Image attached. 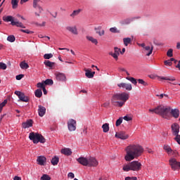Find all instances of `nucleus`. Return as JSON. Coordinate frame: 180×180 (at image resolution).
I'll return each instance as SVG.
<instances>
[{
    "label": "nucleus",
    "instance_id": "1",
    "mask_svg": "<svg viewBox=\"0 0 180 180\" xmlns=\"http://www.w3.org/2000/svg\"><path fill=\"white\" fill-rule=\"evenodd\" d=\"M126 153L127 155L124 157V159L127 162H130L131 160H134L135 158H137L143 153V148L140 145H129L128 146L126 149Z\"/></svg>",
    "mask_w": 180,
    "mask_h": 180
},
{
    "label": "nucleus",
    "instance_id": "2",
    "mask_svg": "<svg viewBox=\"0 0 180 180\" xmlns=\"http://www.w3.org/2000/svg\"><path fill=\"white\" fill-rule=\"evenodd\" d=\"M129 94L126 92L116 94L112 96L111 99L112 104L115 106L122 108L126 101L129 99Z\"/></svg>",
    "mask_w": 180,
    "mask_h": 180
},
{
    "label": "nucleus",
    "instance_id": "3",
    "mask_svg": "<svg viewBox=\"0 0 180 180\" xmlns=\"http://www.w3.org/2000/svg\"><path fill=\"white\" fill-rule=\"evenodd\" d=\"M171 110V107H165V105H158L156 108L150 109V113H155L156 115H160L162 118L167 119L169 114Z\"/></svg>",
    "mask_w": 180,
    "mask_h": 180
},
{
    "label": "nucleus",
    "instance_id": "4",
    "mask_svg": "<svg viewBox=\"0 0 180 180\" xmlns=\"http://www.w3.org/2000/svg\"><path fill=\"white\" fill-rule=\"evenodd\" d=\"M141 163L139 161L134 160L129 164L124 165L122 167L124 172L134 171L138 172L141 169Z\"/></svg>",
    "mask_w": 180,
    "mask_h": 180
},
{
    "label": "nucleus",
    "instance_id": "5",
    "mask_svg": "<svg viewBox=\"0 0 180 180\" xmlns=\"http://www.w3.org/2000/svg\"><path fill=\"white\" fill-rule=\"evenodd\" d=\"M29 138L31 139L34 144H37V143H46V139L41 134L38 133H30Z\"/></svg>",
    "mask_w": 180,
    "mask_h": 180
},
{
    "label": "nucleus",
    "instance_id": "6",
    "mask_svg": "<svg viewBox=\"0 0 180 180\" xmlns=\"http://www.w3.org/2000/svg\"><path fill=\"white\" fill-rule=\"evenodd\" d=\"M169 165L173 171H176L180 169V162L178 161L175 158H169Z\"/></svg>",
    "mask_w": 180,
    "mask_h": 180
},
{
    "label": "nucleus",
    "instance_id": "7",
    "mask_svg": "<svg viewBox=\"0 0 180 180\" xmlns=\"http://www.w3.org/2000/svg\"><path fill=\"white\" fill-rule=\"evenodd\" d=\"M172 133L174 136L179 135L180 131V125L177 123H174L171 125Z\"/></svg>",
    "mask_w": 180,
    "mask_h": 180
},
{
    "label": "nucleus",
    "instance_id": "8",
    "mask_svg": "<svg viewBox=\"0 0 180 180\" xmlns=\"http://www.w3.org/2000/svg\"><path fill=\"white\" fill-rule=\"evenodd\" d=\"M169 114H171L174 118L177 119L179 117V115H180V110H179V108H172V109L170 108V111L168 114V117L169 116Z\"/></svg>",
    "mask_w": 180,
    "mask_h": 180
},
{
    "label": "nucleus",
    "instance_id": "9",
    "mask_svg": "<svg viewBox=\"0 0 180 180\" xmlns=\"http://www.w3.org/2000/svg\"><path fill=\"white\" fill-rule=\"evenodd\" d=\"M134 19H140V17H134V18H125V19L122 20L121 21H120V24L121 25H128L131 22H133L134 20Z\"/></svg>",
    "mask_w": 180,
    "mask_h": 180
},
{
    "label": "nucleus",
    "instance_id": "10",
    "mask_svg": "<svg viewBox=\"0 0 180 180\" xmlns=\"http://www.w3.org/2000/svg\"><path fill=\"white\" fill-rule=\"evenodd\" d=\"M88 166L91 167H96L98 165V160L94 158V157H90L89 159H88Z\"/></svg>",
    "mask_w": 180,
    "mask_h": 180
},
{
    "label": "nucleus",
    "instance_id": "11",
    "mask_svg": "<svg viewBox=\"0 0 180 180\" xmlns=\"http://www.w3.org/2000/svg\"><path fill=\"white\" fill-rule=\"evenodd\" d=\"M77 122L75 120L71 119L68 122V127L70 131H73L76 129Z\"/></svg>",
    "mask_w": 180,
    "mask_h": 180
},
{
    "label": "nucleus",
    "instance_id": "12",
    "mask_svg": "<svg viewBox=\"0 0 180 180\" xmlns=\"http://www.w3.org/2000/svg\"><path fill=\"white\" fill-rule=\"evenodd\" d=\"M115 137L120 139V140H127L129 138V135L124 131H120L115 134Z\"/></svg>",
    "mask_w": 180,
    "mask_h": 180
},
{
    "label": "nucleus",
    "instance_id": "13",
    "mask_svg": "<svg viewBox=\"0 0 180 180\" xmlns=\"http://www.w3.org/2000/svg\"><path fill=\"white\" fill-rule=\"evenodd\" d=\"M117 86L119 88H122L124 89H126L128 91H131V89H132V86L130 83H128V84H127V83H120V84H117Z\"/></svg>",
    "mask_w": 180,
    "mask_h": 180
},
{
    "label": "nucleus",
    "instance_id": "14",
    "mask_svg": "<svg viewBox=\"0 0 180 180\" xmlns=\"http://www.w3.org/2000/svg\"><path fill=\"white\" fill-rule=\"evenodd\" d=\"M46 160H47L46 158L43 155L38 156L37 158V162L38 165L41 166H44L45 164L46 163Z\"/></svg>",
    "mask_w": 180,
    "mask_h": 180
},
{
    "label": "nucleus",
    "instance_id": "15",
    "mask_svg": "<svg viewBox=\"0 0 180 180\" xmlns=\"http://www.w3.org/2000/svg\"><path fill=\"white\" fill-rule=\"evenodd\" d=\"M77 161L83 166H88L89 164V159L84 157H79L77 159Z\"/></svg>",
    "mask_w": 180,
    "mask_h": 180
},
{
    "label": "nucleus",
    "instance_id": "16",
    "mask_svg": "<svg viewBox=\"0 0 180 180\" xmlns=\"http://www.w3.org/2000/svg\"><path fill=\"white\" fill-rule=\"evenodd\" d=\"M115 53H113L112 52H110L109 55L112 56L116 60H118V57L120 55V48H114Z\"/></svg>",
    "mask_w": 180,
    "mask_h": 180
},
{
    "label": "nucleus",
    "instance_id": "17",
    "mask_svg": "<svg viewBox=\"0 0 180 180\" xmlns=\"http://www.w3.org/2000/svg\"><path fill=\"white\" fill-rule=\"evenodd\" d=\"M66 30L75 35L78 34V31L76 26H67Z\"/></svg>",
    "mask_w": 180,
    "mask_h": 180
},
{
    "label": "nucleus",
    "instance_id": "18",
    "mask_svg": "<svg viewBox=\"0 0 180 180\" xmlns=\"http://www.w3.org/2000/svg\"><path fill=\"white\" fill-rule=\"evenodd\" d=\"M46 112V108L45 107H43L42 105H38V114L39 116L42 117L45 115Z\"/></svg>",
    "mask_w": 180,
    "mask_h": 180
},
{
    "label": "nucleus",
    "instance_id": "19",
    "mask_svg": "<svg viewBox=\"0 0 180 180\" xmlns=\"http://www.w3.org/2000/svg\"><path fill=\"white\" fill-rule=\"evenodd\" d=\"M39 1H33L32 7L38 11L39 13H41L43 11L42 7L39 4Z\"/></svg>",
    "mask_w": 180,
    "mask_h": 180
},
{
    "label": "nucleus",
    "instance_id": "20",
    "mask_svg": "<svg viewBox=\"0 0 180 180\" xmlns=\"http://www.w3.org/2000/svg\"><path fill=\"white\" fill-rule=\"evenodd\" d=\"M56 78L57 81H66V77L64 73L58 72L56 73Z\"/></svg>",
    "mask_w": 180,
    "mask_h": 180
},
{
    "label": "nucleus",
    "instance_id": "21",
    "mask_svg": "<svg viewBox=\"0 0 180 180\" xmlns=\"http://www.w3.org/2000/svg\"><path fill=\"white\" fill-rule=\"evenodd\" d=\"M22 126L24 129L31 127L33 126V121L32 120H28L26 122H23Z\"/></svg>",
    "mask_w": 180,
    "mask_h": 180
},
{
    "label": "nucleus",
    "instance_id": "22",
    "mask_svg": "<svg viewBox=\"0 0 180 180\" xmlns=\"http://www.w3.org/2000/svg\"><path fill=\"white\" fill-rule=\"evenodd\" d=\"M11 25L12 26H16L17 27H20V28H23V29L25 28V26H24V25L21 22H19V21H17V20L12 21Z\"/></svg>",
    "mask_w": 180,
    "mask_h": 180
},
{
    "label": "nucleus",
    "instance_id": "23",
    "mask_svg": "<svg viewBox=\"0 0 180 180\" xmlns=\"http://www.w3.org/2000/svg\"><path fill=\"white\" fill-rule=\"evenodd\" d=\"M163 150L167 153L168 155H171L173 152L172 148L169 145H164Z\"/></svg>",
    "mask_w": 180,
    "mask_h": 180
},
{
    "label": "nucleus",
    "instance_id": "24",
    "mask_svg": "<svg viewBox=\"0 0 180 180\" xmlns=\"http://www.w3.org/2000/svg\"><path fill=\"white\" fill-rule=\"evenodd\" d=\"M60 152L66 156H70L72 155V151L70 148H63Z\"/></svg>",
    "mask_w": 180,
    "mask_h": 180
},
{
    "label": "nucleus",
    "instance_id": "25",
    "mask_svg": "<svg viewBox=\"0 0 180 180\" xmlns=\"http://www.w3.org/2000/svg\"><path fill=\"white\" fill-rule=\"evenodd\" d=\"M101 29H102L101 27H98L95 28L96 34H98L100 37L105 35V30H101Z\"/></svg>",
    "mask_w": 180,
    "mask_h": 180
},
{
    "label": "nucleus",
    "instance_id": "26",
    "mask_svg": "<svg viewBox=\"0 0 180 180\" xmlns=\"http://www.w3.org/2000/svg\"><path fill=\"white\" fill-rule=\"evenodd\" d=\"M44 64L46 67H49L50 69H53V67H54L55 65H56V63L51 62L50 60H45V61L44 62Z\"/></svg>",
    "mask_w": 180,
    "mask_h": 180
},
{
    "label": "nucleus",
    "instance_id": "27",
    "mask_svg": "<svg viewBox=\"0 0 180 180\" xmlns=\"http://www.w3.org/2000/svg\"><path fill=\"white\" fill-rule=\"evenodd\" d=\"M86 77H87V78H94V75H95V72H91V70H86Z\"/></svg>",
    "mask_w": 180,
    "mask_h": 180
},
{
    "label": "nucleus",
    "instance_id": "28",
    "mask_svg": "<svg viewBox=\"0 0 180 180\" xmlns=\"http://www.w3.org/2000/svg\"><path fill=\"white\" fill-rule=\"evenodd\" d=\"M3 20L6 22H11V23H12V22H14L13 18L11 15L4 16Z\"/></svg>",
    "mask_w": 180,
    "mask_h": 180
},
{
    "label": "nucleus",
    "instance_id": "29",
    "mask_svg": "<svg viewBox=\"0 0 180 180\" xmlns=\"http://www.w3.org/2000/svg\"><path fill=\"white\" fill-rule=\"evenodd\" d=\"M80 12L81 9L75 10L70 15V16L72 19H75V16H78Z\"/></svg>",
    "mask_w": 180,
    "mask_h": 180
},
{
    "label": "nucleus",
    "instance_id": "30",
    "mask_svg": "<svg viewBox=\"0 0 180 180\" xmlns=\"http://www.w3.org/2000/svg\"><path fill=\"white\" fill-rule=\"evenodd\" d=\"M19 99H20V101L25 102V103H27L29 101V98L27 96H26L24 93H22L21 94Z\"/></svg>",
    "mask_w": 180,
    "mask_h": 180
},
{
    "label": "nucleus",
    "instance_id": "31",
    "mask_svg": "<svg viewBox=\"0 0 180 180\" xmlns=\"http://www.w3.org/2000/svg\"><path fill=\"white\" fill-rule=\"evenodd\" d=\"M145 50L148 52L146 56H150L153 53V46H145Z\"/></svg>",
    "mask_w": 180,
    "mask_h": 180
},
{
    "label": "nucleus",
    "instance_id": "32",
    "mask_svg": "<svg viewBox=\"0 0 180 180\" xmlns=\"http://www.w3.org/2000/svg\"><path fill=\"white\" fill-rule=\"evenodd\" d=\"M158 79H165V81H176L175 77H158Z\"/></svg>",
    "mask_w": 180,
    "mask_h": 180
},
{
    "label": "nucleus",
    "instance_id": "33",
    "mask_svg": "<svg viewBox=\"0 0 180 180\" xmlns=\"http://www.w3.org/2000/svg\"><path fill=\"white\" fill-rule=\"evenodd\" d=\"M86 39L95 45L98 44V40L91 36H86Z\"/></svg>",
    "mask_w": 180,
    "mask_h": 180
},
{
    "label": "nucleus",
    "instance_id": "34",
    "mask_svg": "<svg viewBox=\"0 0 180 180\" xmlns=\"http://www.w3.org/2000/svg\"><path fill=\"white\" fill-rule=\"evenodd\" d=\"M43 95L42 91L41 89H37L34 91V96L38 98H40Z\"/></svg>",
    "mask_w": 180,
    "mask_h": 180
},
{
    "label": "nucleus",
    "instance_id": "35",
    "mask_svg": "<svg viewBox=\"0 0 180 180\" xmlns=\"http://www.w3.org/2000/svg\"><path fill=\"white\" fill-rule=\"evenodd\" d=\"M102 129H103V131L105 132V133L109 131V130H110L109 124L105 123V124H103L102 125Z\"/></svg>",
    "mask_w": 180,
    "mask_h": 180
},
{
    "label": "nucleus",
    "instance_id": "36",
    "mask_svg": "<svg viewBox=\"0 0 180 180\" xmlns=\"http://www.w3.org/2000/svg\"><path fill=\"white\" fill-rule=\"evenodd\" d=\"M58 161H59V158L57 156H55L54 158H53L51 159V164L53 166L58 165Z\"/></svg>",
    "mask_w": 180,
    "mask_h": 180
},
{
    "label": "nucleus",
    "instance_id": "37",
    "mask_svg": "<svg viewBox=\"0 0 180 180\" xmlns=\"http://www.w3.org/2000/svg\"><path fill=\"white\" fill-rule=\"evenodd\" d=\"M45 86H52L53 85V80L51 79H46L44 81Z\"/></svg>",
    "mask_w": 180,
    "mask_h": 180
},
{
    "label": "nucleus",
    "instance_id": "38",
    "mask_svg": "<svg viewBox=\"0 0 180 180\" xmlns=\"http://www.w3.org/2000/svg\"><path fill=\"white\" fill-rule=\"evenodd\" d=\"M19 0H11L12 8L15 9L18 8Z\"/></svg>",
    "mask_w": 180,
    "mask_h": 180
},
{
    "label": "nucleus",
    "instance_id": "39",
    "mask_svg": "<svg viewBox=\"0 0 180 180\" xmlns=\"http://www.w3.org/2000/svg\"><path fill=\"white\" fill-rule=\"evenodd\" d=\"M131 39L129 37H125L123 39L124 44L125 46H127L129 44H130Z\"/></svg>",
    "mask_w": 180,
    "mask_h": 180
},
{
    "label": "nucleus",
    "instance_id": "40",
    "mask_svg": "<svg viewBox=\"0 0 180 180\" xmlns=\"http://www.w3.org/2000/svg\"><path fill=\"white\" fill-rule=\"evenodd\" d=\"M37 87L39 88V89H43L44 88H45V87H46V85H45L44 82L43 81V82H38V83L37 84Z\"/></svg>",
    "mask_w": 180,
    "mask_h": 180
},
{
    "label": "nucleus",
    "instance_id": "41",
    "mask_svg": "<svg viewBox=\"0 0 180 180\" xmlns=\"http://www.w3.org/2000/svg\"><path fill=\"white\" fill-rule=\"evenodd\" d=\"M127 79H128V81H129L130 82H131L133 84H134L135 86H136L137 84V81L135 78L134 77H127Z\"/></svg>",
    "mask_w": 180,
    "mask_h": 180
},
{
    "label": "nucleus",
    "instance_id": "42",
    "mask_svg": "<svg viewBox=\"0 0 180 180\" xmlns=\"http://www.w3.org/2000/svg\"><path fill=\"white\" fill-rule=\"evenodd\" d=\"M7 41H9V42H14L15 41V37L14 35H9L8 37H7Z\"/></svg>",
    "mask_w": 180,
    "mask_h": 180
},
{
    "label": "nucleus",
    "instance_id": "43",
    "mask_svg": "<svg viewBox=\"0 0 180 180\" xmlns=\"http://www.w3.org/2000/svg\"><path fill=\"white\" fill-rule=\"evenodd\" d=\"M138 82H139V84H141L144 86H148V84L142 79H139Z\"/></svg>",
    "mask_w": 180,
    "mask_h": 180
},
{
    "label": "nucleus",
    "instance_id": "44",
    "mask_svg": "<svg viewBox=\"0 0 180 180\" xmlns=\"http://www.w3.org/2000/svg\"><path fill=\"white\" fill-rule=\"evenodd\" d=\"M20 66L22 69H27L29 68V65L25 62H22L20 64Z\"/></svg>",
    "mask_w": 180,
    "mask_h": 180
},
{
    "label": "nucleus",
    "instance_id": "45",
    "mask_svg": "<svg viewBox=\"0 0 180 180\" xmlns=\"http://www.w3.org/2000/svg\"><path fill=\"white\" fill-rule=\"evenodd\" d=\"M40 180H51V178L49 176V174H43Z\"/></svg>",
    "mask_w": 180,
    "mask_h": 180
},
{
    "label": "nucleus",
    "instance_id": "46",
    "mask_svg": "<svg viewBox=\"0 0 180 180\" xmlns=\"http://www.w3.org/2000/svg\"><path fill=\"white\" fill-rule=\"evenodd\" d=\"M110 32L112 33H120V30L116 27L110 28Z\"/></svg>",
    "mask_w": 180,
    "mask_h": 180
},
{
    "label": "nucleus",
    "instance_id": "47",
    "mask_svg": "<svg viewBox=\"0 0 180 180\" xmlns=\"http://www.w3.org/2000/svg\"><path fill=\"white\" fill-rule=\"evenodd\" d=\"M6 103H7L6 99H5L1 103H0V112H2V109L6 105Z\"/></svg>",
    "mask_w": 180,
    "mask_h": 180
},
{
    "label": "nucleus",
    "instance_id": "48",
    "mask_svg": "<svg viewBox=\"0 0 180 180\" xmlns=\"http://www.w3.org/2000/svg\"><path fill=\"white\" fill-rule=\"evenodd\" d=\"M53 57V55L52 53H46L44 55V58L46 60H49Z\"/></svg>",
    "mask_w": 180,
    "mask_h": 180
},
{
    "label": "nucleus",
    "instance_id": "49",
    "mask_svg": "<svg viewBox=\"0 0 180 180\" xmlns=\"http://www.w3.org/2000/svg\"><path fill=\"white\" fill-rule=\"evenodd\" d=\"M123 122V118L122 117H120V119H118L117 121H116V127H119L122 124V123Z\"/></svg>",
    "mask_w": 180,
    "mask_h": 180
},
{
    "label": "nucleus",
    "instance_id": "50",
    "mask_svg": "<svg viewBox=\"0 0 180 180\" xmlns=\"http://www.w3.org/2000/svg\"><path fill=\"white\" fill-rule=\"evenodd\" d=\"M167 56L168 57H173V49H168L167 52Z\"/></svg>",
    "mask_w": 180,
    "mask_h": 180
},
{
    "label": "nucleus",
    "instance_id": "51",
    "mask_svg": "<svg viewBox=\"0 0 180 180\" xmlns=\"http://www.w3.org/2000/svg\"><path fill=\"white\" fill-rule=\"evenodd\" d=\"M20 31L23 33H26V34H33L34 32L33 31H30L29 30H22L21 29Z\"/></svg>",
    "mask_w": 180,
    "mask_h": 180
},
{
    "label": "nucleus",
    "instance_id": "52",
    "mask_svg": "<svg viewBox=\"0 0 180 180\" xmlns=\"http://www.w3.org/2000/svg\"><path fill=\"white\" fill-rule=\"evenodd\" d=\"M175 136H176V137L174 138L175 141H176L178 144H180V135L177 134Z\"/></svg>",
    "mask_w": 180,
    "mask_h": 180
},
{
    "label": "nucleus",
    "instance_id": "53",
    "mask_svg": "<svg viewBox=\"0 0 180 180\" xmlns=\"http://www.w3.org/2000/svg\"><path fill=\"white\" fill-rule=\"evenodd\" d=\"M7 68L6 65L3 63H0V69L1 70H6Z\"/></svg>",
    "mask_w": 180,
    "mask_h": 180
},
{
    "label": "nucleus",
    "instance_id": "54",
    "mask_svg": "<svg viewBox=\"0 0 180 180\" xmlns=\"http://www.w3.org/2000/svg\"><path fill=\"white\" fill-rule=\"evenodd\" d=\"M164 64L165 65L171 66V65H172V62H171V60H168L164 61Z\"/></svg>",
    "mask_w": 180,
    "mask_h": 180
},
{
    "label": "nucleus",
    "instance_id": "55",
    "mask_svg": "<svg viewBox=\"0 0 180 180\" xmlns=\"http://www.w3.org/2000/svg\"><path fill=\"white\" fill-rule=\"evenodd\" d=\"M22 94H23V93L21 92V91H15V94L16 96H18L19 98H20V97L22 96Z\"/></svg>",
    "mask_w": 180,
    "mask_h": 180
},
{
    "label": "nucleus",
    "instance_id": "56",
    "mask_svg": "<svg viewBox=\"0 0 180 180\" xmlns=\"http://www.w3.org/2000/svg\"><path fill=\"white\" fill-rule=\"evenodd\" d=\"M23 77H24V75H17L16 76V79L18 80V81H20V79H22V78H23Z\"/></svg>",
    "mask_w": 180,
    "mask_h": 180
},
{
    "label": "nucleus",
    "instance_id": "57",
    "mask_svg": "<svg viewBox=\"0 0 180 180\" xmlns=\"http://www.w3.org/2000/svg\"><path fill=\"white\" fill-rule=\"evenodd\" d=\"M102 106L103 108H108L110 106V102H105V103H103Z\"/></svg>",
    "mask_w": 180,
    "mask_h": 180
},
{
    "label": "nucleus",
    "instance_id": "58",
    "mask_svg": "<svg viewBox=\"0 0 180 180\" xmlns=\"http://www.w3.org/2000/svg\"><path fill=\"white\" fill-rule=\"evenodd\" d=\"M171 154H172V155H174V157H177V155H179V153L176 150H172Z\"/></svg>",
    "mask_w": 180,
    "mask_h": 180
},
{
    "label": "nucleus",
    "instance_id": "59",
    "mask_svg": "<svg viewBox=\"0 0 180 180\" xmlns=\"http://www.w3.org/2000/svg\"><path fill=\"white\" fill-rule=\"evenodd\" d=\"M125 121H131L132 119L131 117H129V116H124V118H123Z\"/></svg>",
    "mask_w": 180,
    "mask_h": 180
},
{
    "label": "nucleus",
    "instance_id": "60",
    "mask_svg": "<svg viewBox=\"0 0 180 180\" xmlns=\"http://www.w3.org/2000/svg\"><path fill=\"white\" fill-rule=\"evenodd\" d=\"M68 177H70L71 179H74L75 178V174H74V173H72V172L68 173Z\"/></svg>",
    "mask_w": 180,
    "mask_h": 180
},
{
    "label": "nucleus",
    "instance_id": "61",
    "mask_svg": "<svg viewBox=\"0 0 180 180\" xmlns=\"http://www.w3.org/2000/svg\"><path fill=\"white\" fill-rule=\"evenodd\" d=\"M156 96L159 98V99H162L164 98V94H156Z\"/></svg>",
    "mask_w": 180,
    "mask_h": 180
},
{
    "label": "nucleus",
    "instance_id": "62",
    "mask_svg": "<svg viewBox=\"0 0 180 180\" xmlns=\"http://www.w3.org/2000/svg\"><path fill=\"white\" fill-rule=\"evenodd\" d=\"M13 180H22V179L18 176H15L14 178H13Z\"/></svg>",
    "mask_w": 180,
    "mask_h": 180
},
{
    "label": "nucleus",
    "instance_id": "63",
    "mask_svg": "<svg viewBox=\"0 0 180 180\" xmlns=\"http://www.w3.org/2000/svg\"><path fill=\"white\" fill-rule=\"evenodd\" d=\"M176 68H179L180 70V60L178 62V64L176 65Z\"/></svg>",
    "mask_w": 180,
    "mask_h": 180
},
{
    "label": "nucleus",
    "instance_id": "64",
    "mask_svg": "<svg viewBox=\"0 0 180 180\" xmlns=\"http://www.w3.org/2000/svg\"><path fill=\"white\" fill-rule=\"evenodd\" d=\"M176 49H180V42H177L176 44Z\"/></svg>",
    "mask_w": 180,
    "mask_h": 180
}]
</instances>
